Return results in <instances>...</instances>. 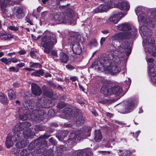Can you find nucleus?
<instances>
[{
    "label": "nucleus",
    "instance_id": "774afa93",
    "mask_svg": "<svg viewBox=\"0 0 156 156\" xmlns=\"http://www.w3.org/2000/svg\"><path fill=\"white\" fill-rule=\"evenodd\" d=\"M106 115L110 117H111L113 116V115L112 114L109 113H107L106 114Z\"/></svg>",
    "mask_w": 156,
    "mask_h": 156
},
{
    "label": "nucleus",
    "instance_id": "1a4fd4ad",
    "mask_svg": "<svg viewBox=\"0 0 156 156\" xmlns=\"http://www.w3.org/2000/svg\"><path fill=\"white\" fill-rule=\"evenodd\" d=\"M80 36L74 35L69 39V42L71 41L72 45V50L76 55H79L82 52L81 48L79 44Z\"/></svg>",
    "mask_w": 156,
    "mask_h": 156
},
{
    "label": "nucleus",
    "instance_id": "5fc2aeb1",
    "mask_svg": "<svg viewBox=\"0 0 156 156\" xmlns=\"http://www.w3.org/2000/svg\"><path fill=\"white\" fill-rule=\"evenodd\" d=\"M110 142L111 143H112L111 141V140H110L108 143H107L106 145H105V146L106 147H112V146H111V144H109V142Z\"/></svg>",
    "mask_w": 156,
    "mask_h": 156
},
{
    "label": "nucleus",
    "instance_id": "8fccbe9b",
    "mask_svg": "<svg viewBox=\"0 0 156 156\" xmlns=\"http://www.w3.org/2000/svg\"><path fill=\"white\" fill-rule=\"evenodd\" d=\"M17 66L20 68L22 67L25 66V64L23 63H20L17 64Z\"/></svg>",
    "mask_w": 156,
    "mask_h": 156
},
{
    "label": "nucleus",
    "instance_id": "4468645a",
    "mask_svg": "<svg viewBox=\"0 0 156 156\" xmlns=\"http://www.w3.org/2000/svg\"><path fill=\"white\" fill-rule=\"evenodd\" d=\"M148 73L151 76L152 82L156 85V66L149 67Z\"/></svg>",
    "mask_w": 156,
    "mask_h": 156
},
{
    "label": "nucleus",
    "instance_id": "c03bdc74",
    "mask_svg": "<svg viewBox=\"0 0 156 156\" xmlns=\"http://www.w3.org/2000/svg\"><path fill=\"white\" fill-rule=\"evenodd\" d=\"M51 55L55 57H57L58 56L57 51L55 50H52L51 52Z\"/></svg>",
    "mask_w": 156,
    "mask_h": 156
},
{
    "label": "nucleus",
    "instance_id": "f704fd0d",
    "mask_svg": "<svg viewBox=\"0 0 156 156\" xmlns=\"http://www.w3.org/2000/svg\"><path fill=\"white\" fill-rule=\"evenodd\" d=\"M88 154L86 151H83L78 153L77 156H88Z\"/></svg>",
    "mask_w": 156,
    "mask_h": 156
},
{
    "label": "nucleus",
    "instance_id": "0eeeda50",
    "mask_svg": "<svg viewBox=\"0 0 156 156\" xmlns=\"http://www.w3.org/2000/svg\"><path fill=\"white\" fill-rule=\"evenodd\" d=\"M44 114L43 110L37 111L34 110L33 111L32 114H29V112H26V114L19 116V118L23 120L31 119L37 122L42 120L41 118Z\"/></svg>",
    "mask_w": 156,
    "mask_h": 156
},
{
    "label": "nucleus",
    "instance_id": "f03ea898",
    "mask_svg": "<svg viewBox=\"0 0 156 156\" xmlns=\"http://www.w3.org/2000/svg\"><path fill=\"white\" fill-rule=\"evenodd\" d=\"M115 55L114 53L113 54L109 55L110 60L104 58L103 61H100L99 63L100 64V66H99L98 68L101 70L102 69L106 73H110L111 75H115L118 74L120 72L121 69L119 67L117 66L116 65L112 63L113 61L115 62L116 63H118L120 62V60L119 62H116L111 58L112 55ZM117 56H119L120 58L122 55L121 54H116Z\"/></svg>",
    "mask_w": 156,
    "mask_h": 156
},
{
    "label": "nucleus",
    "instance_id": "b1692460",
    "mask_svg": "<svg viewBox=\"0 0 156 156\" xmlns=\"http://www.w3.org/2000/svg\"><path fill=\"white\" fill-rule=\"evenodd\" d=\"M0 101L4 104H7L8 103L7 97L3 93H0Z\"/></svg>",
    "mask_w": 156,
    "mask_h": 156
},
{
    "label": "nucleus",
    "instance_id": "72a5a7b5",
    "mask_svg": "<svg viewBox=\"0 0 156 156\" xmlns=\"http://www.w3.org/2000/svg\"><path fill=\"white\" fill-rule=\"evenodd\" d=\"M0 61L7 65H9L11 63L10 58L7 59L6 58H3L0 59Z\"/></svg>",
    "mask_w": 156,
    "mask_h": 156
},
{
    "label": "nucleus",
    "instance_id": "cd10ccee",
    "mask_svg": "<svg viewBox=\"0 0 156 156\" xmlns=\"http://www.w3.org/2000/svg\"><path fill=\"white\" fill-rule=\"evenodd\" d=\"M44 74V72L42 70H39L34 72L31 74L32 76H39L41 75L43 76Z\"/></svg>",
    "mask_w": 156,
    "mask_h": 156
},
{
    "label": "nucleus",
    "instance_id": "de8ad7c7",
    "mask_svg": "<svg viewBox=\"0 0 156 156\" xmlns=\"http://www.w3.org/2000/svg\"><path fill=\"white\" fill-rule=\"evenodd\" d=\"M109 102V100H107L104 99L103 100H101L99 101V102L101 103L108 104Z\"/></svg>",
    "mask_w": 156,
    "mask_h": 156
},
{
    "label": "nucleus",
    "instance_id": "20e7f679",
    "mask_svg": "<svg viewBox=\"0 0 156 156\" xmlns=\"http://www.w3.org/2000/svg\"><path fill=\"white\" fill-rule=\"evenodd\" d=\"M57 43V38L55 34L48 31H46L43 34V36L41 39V46L44 48V52L50 53Z\"/></svg>",
    "mask_w": 156,
    "mask_h": 156
},
{
    "label": "nucleus",
    "instance_id": "052dcab7",
    "mask_svg": "<svg viewBox=\"0 0 156 156\" xmlns=\"http://www.w3.org/2000/svg\"><path fill=\"white\" fill-rule=\"evenodd\" d=\"M147 62L152 63L154 61V59L152 58H151L148 59V60H147Z\"/></svg>",
    "mask_w": 156,
    "mask_h": 156
},
{
    "label": "nucleus",
    "instance_id": "a878e982",
    "mask_svg": "<svg viewBox=\"0 0 156 156\" xmlns=\"http://www.w3.org/2000/svg\"><path fill=\"white\" fill-rule=\"evenodd\" d=\"M84 119L82 115H79L77 117L76 122L77 125H81L83 124L84 122Z\"/></svg>",
    "mask_w": 156,
    "mask_h": 156
},
{
    "label": "nucleus",
    "instance_id": "864d4df0",
    "mask_svg": "<svg viewBox=\"0 0 156 156\" xmlns=\"http://www.w3.org/2000/svg\"><path fill=\"white\" fill-rule=\"evenodd\" d=\"M48 14L47 12H44L41 13V16L42 17H44L46 16Z\"/></svg>",
    "mask_w": 156,
    "mask_h": 156
},
{
    "label": "nucleus",
    "instance_id": "f257e3e1",
    "mask_svg": "<svg viewBox=\"0 0 156 156\" xmlns=\"http://www.w3.org/2000/svg\"><path fill=\"white\" fill-rule=\"evenodd\" d=\"M124 37L123 32L117 33L112 37L113 40L118 41L120 43L118 51L114 53L115 55H112L111 57L116 62H119L120 61V56H117L116 54L122 55V53L124 52L128 56L131 53V48L130 44L125 40Z\"/></svg>",
    "mask_w": 156,
    "mask_h": 156
},
{
    "label": "nucleus",
    "instance_id": "6ab92c4d",
    "mask_svg": "<svg viewBox=\"0 0 156 156\" xmlns=\"http://www.w3.org/2000/svg\"><path fill=\"white\" fill-rule=\"evenodd\" d=\"M118 6L119 8L122 10H125L128 11L129 8V5L126 1H123L121 2H119Z\"/></svg>",
    "mask_w": 156,
    "mask_h": 156
},
{
    "label": "nucleus",
    "instance_id": "6e6552de",
    "mask_svg": "<svg viewBox=\"0 0 156 156\" xmlns=\"http://www.w3.org/2000/svg\"><path fill=\"white\" fill-rule=\"evenodd\" d=\"M91 128L90 127H85V132L81 131L78 130L76 131L74 133H73L69 136V141L71 140L73 142H76L81 138H84L83 136H90V131Z\"/></svg>",
    "mask_w": 156,
    "mask_h": 156
},
{
    "label": "nucleus",
    "instance_id": "393cba45",
    "mask_svg": "<svg viewBox=\"0 0 156 156\" xmlns=\"http://www.w3.org/2000/svg\"><path fill=\"white\" fill-rule=\"evenodd\" d=\"M60 59L62 62L65 63L67 62L68 57L67 55L63 52H61L60 54Z\"/></svg>",
    "mask_w": 156,
    "mask_h": 156
},
{
    "label": "nucleus",
    "instance_id": "9b49d317",
    "mask_svg": "<svg viewBox=\"0 0 156 156\" xmlns=\"http://www.w3.org/2000/svg\"><path fill=\"white\" fill-rule=\"evenodd\" d=\"M21 135V134L20 132L17 133H15L12 136L9 135H8L5 142V144L7 147L9 148L12 147L13 145L14 142L18 141L20 139Z\"/></svg>",
    "mask_w": 156,
    "mask_h": 156
},
{
    "label": "nucleus",
    "instance_id": "c756f323",
    "mask_svg": "<svg viewBox=\"0 0 156 156\" xmlns=\"http://www.w3.org/2000/svg\"><path fill=\"white\" fill-rule=\"evenodd\" d=\"M123 34L125 40L126 39H130L132 37L133 35V33H131L129 31L123 33Z\"/></svg>",
    "mask_w": 156,
    "mask_h": 156
},
{
    "label": "nucleus",
    "instance_id": "bf43d9fd",
    "mask_svg": "<svg viewBox=\"0 0 156 156\" xmlns=\"http://www.w3.org/2000/svg\"><path fill=\"white\" fill-rule=\"evenodd\" d=\"M140 133V131H138L135 133L134 135L135 136V137H138V136Z\"/></svg>",
    "mask_w": 156,
    "mask_h": 156
},
{
    "label": "nucleus",
    "instance_id": "79ce46f5",
    "mask_svg": "<svg viewBox=\"0 0 156 156\" xmlns=\"http://www.w3.org/2000/svg\"><path fill=\"white\" fill-rule=\"evenodd\" d=\"M9 29L12 30L17 31L18 30V28L17 27L14 26H10L9 27Z\"/></svg>",
    "mask_w": 156,
    "mask_h": 156
},
{
    "label": "nucleus",
    "instance_id": "9d476101",
    "mask_svg": "<svg viewBox=\"0 0 156 156\" xmlns=\"http://www.w3.org/2000/svg\"><path fill=\"white\" fill-rule=\"evenodd\" d=\"M105 2V5H101L94 10L95 13L106 12L108 9L114 7L115 6V0H110L108 2Z\"/></svg>",
    "mask_w": 156,
    "mask_h": 156
},
{
    "label": "nucleus",
    "instance_id": "412c9836",
    "mask_svg": "<svg viewBox=\"0 0 156 156\" xmlns=\"http://www.w3.org/2000/svg\"><path fill=\"white\" fill-rule=\"evenodd\" d=\"M95 136L94 140L96 142H99L101 141L102 139V136L101 133L99 130L95 131Z\"/></svg>",
    "mask_w": 156,
    "mask_h": 156
},
{
    "label": "nucleus",
    "instance_id": "5701e85b",
    "mask_svg": "<svg viewBox=\"0 0 156 156\" xmlns=\"http://www.w3.org/2000/svg\"><path fill=\"white\" fill-rule=\"evenodd\" d=\"M24 9L22 8H20L18 9L16 12V15L19 18L24 16Z\"/></svg>",
    "mask_w": 156,
    "mask_h": 156
},
{
    "label": "nucleus",
    "instance_id": "49530a36",
    "mask_svg": "<svg viewBox=\"0 0 156 156\" xmlns=\"http://www.w3.org/2000/svg\"><path fill=\"white\" fill-rule=\"evenodd\" d=\"M27 154V151L25 149H23L21 152V154L23 156H25Z\"/></svg>",
    "mask_w": 156,
    "mask_h": 156
},
{
    "label": "nucleus",
    "instance_id": "7ed1b4c3",
    "mask_svg": "<svg viewBox=\"0 0 156 156\" xmlns=\"http://www.w3.org/2000/svg\"><path fill=\"white\" fill-rule=\"evenodd\" d=\"M143 17L141 16L138 19V21L141 25L140 32L144 39L143 44H147V43L152 44L154 42L153 38L151 37L152 33L147 26L148 25L151 26L153 23L149 22V20H143Z\"/></svg>",
    "mask_w": 156,
    "mask_h": 156
},
{
    "label": "nucleus",
    "instance_id": "2eb2a0df",
    "mask_svg": "<svg viewBox=\"0 0 156 156\" xmlns=\"http://www.w3.org/2000/svg\"><path fill=\"white\" fill-rule=\"evenodd\" d=\"M123 16L122 12L116 13L113 15L108 19L109 21L114 23H116Z\"/></svg>",
    "mask_w": 156,
    "mask_h": 156
},
{
    "label": "nucleus",
    "instance_id": "bb28decb",
    "mask_svg": "<svg viewBox=\"0 0 156 156\" xmlns=\"http://www.w3.org/2000/svg\"><path fill=\"white\" fill-rule=\"evenodd\" d=\"M8 96L10 100H13L16 97L15 92L12 90H10L8 91Z\"/></svg>",
    "mask_w": 156,
    "mask_h": 156
},
{
    "label": "nucleus",
    "instance_id": "4d7b16f0",
    "mask_svg": "<svg viewBox=\"0 0 156 156\" xmlns=\"http://www.w3.org/2000/svg\"><path fill=\"white\" fill-rule=\"evenodd\" d=\"M26 52V51H25L23 50L19 51L18 53L20 55H23L25 54Z\"/></svg>",
    "mask_w": 156,
    "mask_h": 156
},
{
    "label": "nucleus",
    "instance_id": "aec40b11",
    "mask_svg": "<svg viewBox=\"0 0 156 156\" xmlns=\"http://www.w3.org/2000/svg\"><path fill=\"white\" fill-rule=\"evenodd\" d=\"M119 156H131L130 151L126 150H119Z\"/></svg>",
    "mask_w": 156,
    "mask_h": 156
},
{
    "label": "nucleus",
    "instance_id": "603ef678",
    "mask_svg": "<svg viewBox=\"0 0 156 156\" xmlns=\"http://www.w3.org/2000/svg\"><path fill=\"white\" fill-rule=\"evenodd\" d=\"M32 38L35 40H38V39H39L41 37V36H37V37H36L35 36H34L33 35H32Z\"/></svg>",
    "mask_w": 156,
    "mask_h": 156
},
{
    "label": "nucleus",
    "instance_id": "37998d69",
    "mask_svg": "<svg viewBox=\"0 0 156 156\" xmlns=\"http://www.w3.org/2000/svg\"><path fill=\"white\" fill-rule=\"evenodd\" d=\"M66 67L67 68L69 69L70 70H72L73 69H74L75 68V67L74 66H72L70 65H68L66 66Z\"/></svg>",
    "mask_w": 156,
    "mask_h": 156
},
{
    "label": "nucleus",
    "instance_id": "7c9ffc66",
    "mask_svg": "<svg viewBox=\"0 0 156 156\" xmlns=\"http://www.w3.org/2000/svg\"><path fill=\"white\" fill-rule=\"evenodd\" d=\"M151 14L153 17V20H152L151 23L153 21H156V8H154L152 9L151 10Z\"/></svg>",
    "mask_w": 156,
    "mask_h": 156
},
{
    "label": "nucleus",
    "instance_id": "39448f33",
    "mask_svg": "<svg viewBox=\"0 0 156 156\" xmlns=\"http://www.w3.org/2000/svg\"><path fill=\"white\" fill-rule=\"evenodd\" d=\"M101 81L102 83V87L101 88V91L104 96L108 97L111 94H114L116 96H118L122 93V90L120 87L115 86L108 89L107 87L110 85L111 82L104 78H101Z\"/></svg>",
    "mask_w": 156,
    "mask_h": 156
},
{
    "label": "nucleus",
    "instance_id": "58836bf2",
    "mask_svg": "<svg viewBox=\"0 0 156 156\" xmlns=\"http://www.w3.org/2000/svg\"><path fill=\"white\" fill-rule=\"evenodd\" d=\"M90 44L91 46H96L98 45V43L94 39L92 40L90 42Z\"/></svg>",
    "mask_w": 156,
    "mask_h": 156
},
{
    "label": "nucleus",
    "instance_id": "13d9d810",
    "mask_svg": "<svg viewBox=\"0 0 156 156\" xmlns=\"http://www.w3.org/2000/svg\"><path fill=\"white\" fill-rule=\"evenodd\" d=\"M26 131H24L23 132V133L24 134V136L26 137V136H27V137H29L30 136V134H29L27 133L26 134Z\"/></svg>",
    "mask_w": 156,
    "mask_h": 156
},
{
    "label": "nucleus",
    "instance_id": "dca6fc26",
    "mask_svg": "<svg viewBox=\"0 0 156 156\" xmlns=\"http://www.w3.org/2000/svg\"><path fill=\"white\" fill-rule=\"evenodd\" d=\"M32 93L35 95H40L42 93V90L40 88L37 84L32 83L31 84Z\"/></svg>",
    "mask_w": 156,
    "mask_h": 156
},
{
    "label": "nucleus",
    "instance_id": "680f3d73",
    "mask_svg": "<svg viewBox=\"0 0 156 156\" xmlns=\"http://www.w3.org/2000/svg\"><path fill=\"white\" fill-rule=\"evenodd\" d=\"M11 0H5L4 1L5 3L6 4H10V2Z\"/></svg>",
    "mask_w": 156,
    "mask_h": 156
},
{
    "label": "nucleus",
    "instance_id": "0e129e2a",
    "mask_svg": "<svg viewBox=\"0 0 156 156\" xmlns=\"http://www.w3.org/2000/svg\"><path fill=\"white\" fill-rule=\"evenodd\" d=\"M7 47V46H0V50H3L5 48Z\"/></svg>",
    "mask_w": 156,
    "mask_h": 156
},
{
    "label": "nucleus",
    "instance_id": "a19ab883",
    "mask_svg": "<svg viewBox=\"0 0 156 156\" xmlns=\"http://www.w3.org/2000/svg\"><path fill=\"white\" fill-rule=\"evenodd\" d=\"M30 55L31 56L34 58H37V53L36 52H33V51H31L30 53Z\"/></svg>",
    "mask_w": 156,
    "mask_h": 156
},
{
    "label": "nucleus",
    "instance_id": "09e8293b",
    "mask_svg": "<svg viewBox=\"0 0 156 156\" xmlns=\"http://www.w3.org/2000/svg\"><path fill=\"white\" fill-rule=\"evenodd\" d=\"M70 79L73 82L77 80V78L76 76L71 77H70Z\"/></svg>",
    "mask_w": 156,
    "mask_h": 156
},
{
    "label": "nucleus",
    "instance_id": "423d86ee",
    "mask_svg": "<svg viewBox=\"0 0 156 156\" xmlns=\"http://www.w3.org/2000/svg\"><path fill=\"white\" fill-rule=\"evenodd\" d=\"M74 15L73 10L68 8L67 11L60 13H55L52 15L53 19L59 23H66L70 22Z\"/></svg>",
    "mask_w": 156,
    "mask_h": 156
},
{
    "label": "nucleus",
    "instance_id": "c9c22d12",
    "mask_svg": "<svg viewBox=\"0 0 156 156\" xmlns=\"http://www.w3.org/2000/svg\"><path fill=\"white\" fill-rule=\"evenodd\" d=\"M66 104L63 102H59L57 105L58 108L60 109H61L66 106Z\"/></svg>",
    "mask_w": 156,
    "mask_h": 156
},
{
    "label": "nucleus",
    "instance_id": "e2e57ef3",
    "mask_svg": "<svg viewBox=\"0 0 156 156\" xmlns=\"http://www.w3.org/2000/svg\"><path fill=\"white\" fill-rule=\"evenodd\" d=\"M24 69L25 70H26L27 71H33L34 70V69H32V68H25Z\"/></svg>",
    "mask_w": 156,
    "mask_h": 156
},
{
    "label": "nucleus",
    "instance_id": "3c124183",
    "mask_svg": "<svg viewBox=\"0 0 156 156\" xmlns=\"http://www.w3.org/2000/svg\"><path fill=\"white\" fill-rule=\"evenodd\" d=\"M49 141L50 143H51V144H55V141L52 138H50L49 139Z\"/></svg>",
    "mask_w": 156,
    "mask_h": 156
},
{
    "label": "nucleus",
    "instance_id": "a18cd8bd",
    "mask_svg": "<svg viewBox=\"0 0 156 156\" xmlns=\"http://www.w3.org/2000/svg\"><path fill=\"white\" fill-rule=\"evenodd\" d=\"M25 21L26 22L30 23V25H33L32 22L28 18V17H26L25 19Z\"/></svg>",
    "mask_w": 156,
    "mask_h": 156
},
{
    "label": "nucleus",
    "instance_id": "a211bd4d",
    "mask_svg": "<svg viewBox=\"0 0 156 156\" xmlns=\"http://www.w3.org/2000/svg\"><path fill=\"white\" fill-rule=\"evenodd\" d=\"M117 28L119 30L128 31L131 29V26L128 23H125L119 25L117 26Z\"/></svg>",
    "mask_w": 156,
    "mask_h": 156
},
{
    "label": "nucleus",
    "instance_id": "ddd939ff",
    "mask_svg": "<svg viewBox=\"0 0 156 156\" xmlns=\"http://www.w3.org/2000/svg\"><path fill=\"white\" fill-rule=\"evenodd\" d=\"M137 102V101L135 100L131 101H128L127 105L126 106L124 110H123L122 111V113L126 114L132 112Z\"/></svg>",
    "mask_w": 156,
    "mask_h": 156
},
{
    "label": "nucleus",
    "instance_id": "338daca9",
    "mask_svg": "<svg viewBox=\"0 0 156 156\" xmlns=\"http://www.w3.org/2000/svg\"><path fill=\"white\" fill-rule=\"evenodd\" d=\"M15 54V53L14 52L9 53L8 54V55L9 56H11Z\"/></svg>",
    "mask_w": 156,
    "mask_h": 156
},
{
    "label": "nucleus",
    "instance_id": "4be33fe9",
    "mask_svg": "<svg viewBox=\"0 0 156 156\" xmlns=\"http://www.w3.org/2000/svg\"><path fill=\"white\" fill-rule=\"evenodd\" d=\"M23 124L22 123H20L17 124L15 126L13 129V131L14 133H16L17 132L22 130L24 128L23 127Z\"/></svg>",
    "mask_w": 156,
    "mask_h": 156
},
{
    "label": "nucleus",
    "instance_id": "e433bc0d",
    "mask_svg": "<svg viewBox=\"0 0 156 156\" xmlns=\"http://www.w3.org/2000/svg\"><path fill=\"white\" fill-rule=\"evenodd\" d=\"M22 123L23 124V127H28L30 126L31 124L29 122L26 121L24 122H22Z\"/></svg>",
    "mask_w": 156,
    "mask_h": 156
},
{
    "label": "nucleus",
    "instance_id": "2f4dec72",
    "mask_svg": "<svg viewBox=\"0 0 156 156\" xmlns=\"http://www.w3.org/2000/svg\"><path fill=\"white\" fill-rule=\"evenodd\" d=\"M30 67L35 68H41V66L40 64L38 63H33V62H30Z\"/></svg>",
    "mask_w": 156,
    "mask_h": 156
},
{
    "label": "nucleus",
    "instance_id": "473e14b6",
    "mask_svg": "<svg viewBox=\"0 0 156 156\" xmlns=\"http://www.w3.org/2000/svg\"><path fill=\"white\" fill-rule=\"evenodd\" d=\"M13 37L11 35H7L2 36L1 37V39L4 40H9Z\"/></svg>",
    "mask_w": 156,
    "mask_h": 156
},
{
    "label": "nucleus",
    "instance_id": "f8f14e48",
    "mask_svg": "<svg viewBox=\"0 0 156 156\" xmlns=\"http://www.w3.org/2000/svg\"><path fill=\"white\" fill-rule=\"evenodd\" d=\"M147 43V44H143L145 52L148 53L153 56H156V47L154 46V44Z\"/></svg>",
    "mask_w": 156,
    "mask_h": 156
},
{
    "label": "nucleus",
    "instance_id": "f3484780",
    "mask_svg": "<svg viewBox=\"0 0 156 156\" xmlns=\"http://www.w3.org/2000/svg\"><path fill=\"white\" fill-rule=\"evenodd\" d=\"M144 8L142 6H138L135 9V11L136 13L137 16H138L141 13V14L140 16H138V19L139 17L141 16H143V20L146 21L147 20L146 17V16L145 14L144 13H142L143 12H144Z\"/></svg>",
    "mask_w": 156,
    "mask_h": 156
},
{
    "label": "nucleus",
    "instance_id": "c85d7f7f",
    "mask_svg": "<svg viewBox=\"0 0 156 156\" xmlns=\"http://www.w3.org/2000/svg\"><path fill=\"white\" fill-rule=\"evenodd\" d=\"M26 145V143L24 141L18 142L16 144V146L19 148H24Z\"/></svg>",
    "mask_w": 156,
    "mask_h": 156
},
{
    "label": "nucleus",
    "instance_id": "6e6d98bb",
    "mask_svg": "<svg viewBox=\"0 0 156 156\" xmlns=\"http://www.w3.org/2000/svg\"><path fill=\"white\" fill-rule=\"evenodd\" d=\"M105 39L104 37H102L100 41V44L101 45L103 44V42L105 41Z\"/></svg>",
    "mask_w": 156,
    "mask_h": 156
},
{
    "label": "nucleus",
    "instance_id": "4c0bfd02",
    "mask_svg": "<svg viewBox=\"0 0 156 156\" xmlns=\"http://www.w3.org/2000/svg\"><path fill=\"white\" fill-rule=\"evenodd\" d=\"M9 70L10 72H17L18 71L19 69H16L14 67L12 66L9 68Z\"/></svg>",
    "mask_w": 156,
    "mask_h": 156
},
{
    "label": "nucleus",
    "instance_id": "69168bd1",
    "mask_svg": "<svg viewBox=\"0 0 156 156\" xmlns=\"http://www.w3.org/2000/svg\"><path fill=\"white\" fill-rule=\"evenodd\" d=\"M109 31L107 30H105L101 31V32L104 34H106L107 33H108Z\"/></svg>",
    "mask_w": 156,
    "mask_h": 156
},
{
    "label": "nucleus",
    "instance_id": "ea45409f",
    "mask_svg": "<svg viewBox=\"0 0 156 156\" xmlns=\"http://www.w3.org/2000/svg\"><path fill=\"white\" fill-rule=\"evenodd\" d=\"M10 63H11V62H12L13 63H16V62H18L20 61V60H18V59H17L16 58H10Z\"/></svg>",
    "mask_w": 156,
    "mask_h": 156
}]
</instances>
